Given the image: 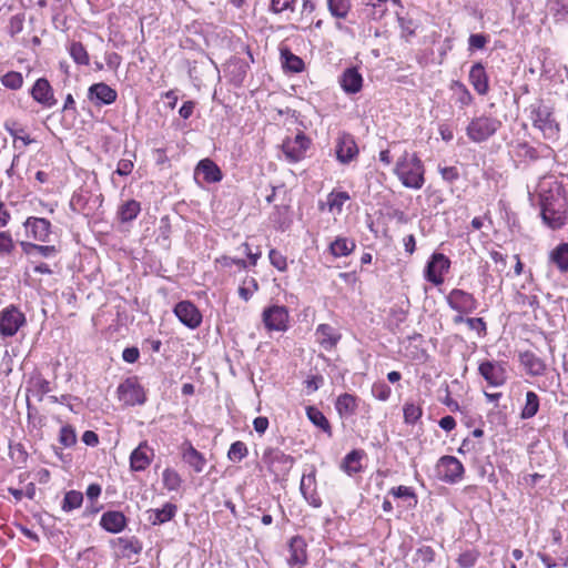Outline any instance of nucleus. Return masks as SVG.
<instances>
[{"label":"nucleus","mask_w":568,"mask_h":568,"mask_svg":"<svg viewBox=\"0 0 568 568\" xmlns=\"http://www.w3.org/2000/svg\"><path fill=\"white\" fill-rule=\"evenodd\" d=\"M394 173L405 187L419 190L425 183L424 165L416 153L405 151L397 160Z\"/></svg>","instance_id":"f257e3e1"},{"label":"nucleus","mask_w":568,"mask_h":568,"mask_svg":"<svg viewBox=\"0 0 568 568\" xmlns=\"http://www.w3.org/2000/svg\"><path fill=\"white\" fill-rule=\"evenodd\" d=\"M501 128V121L495 116L481 114L474 116L466 126V135L474 143H483Z\"/></svg>","instance_id":"f03ea898"},{"label":"nucleus","mask_w":568,"mask_h":568,"mask_svg":"<svg viewBox=\"0 0 568 568\" xmlns=\"http://www.w3.org/2000/svg\"><path fill=\"white\" fill-rule=\"evenodd\" d=\"M540 214L544 223L551 230H559L566 225L567 210L562 199H544Z\"/></svg>","instance_id":"7ed1b4c3"},{"label":"nucleus","mask_w":568,"mask_h":568,"mask_svg":"<svg viewBox=\"0 0 568 568\" xmlns=\"http://www.w3.org/2000/svg\"><path fill=\"white\" fill-rule=\"evenodd\" d=\"M119 400L124 405H142L145 402V393L135 377L123 381L116 389Z\"/></svg>","instance_id":"20e7f679"},{"label":"nucleus","mask_w":568,"mask_h":568,"mask_svg":"<svg viewBox=\"0 0 568 568\" xmlns=\"http://www.w3.org/2000/svg\"><path fill=\"white\" fill-rule=\"evenodd\" d=\"M450 260L443 253H434L424 271L425 278L434 285L444 282V275L449 271Z\"/></svg>","instance_id":"39448f33"},{"label":"nucleus","mask_w":568,"mask_h":568,"mask_svg":"<svg viewBox=\"0 0 568 568\" xmlns=\"http://www.w3.org/2000/svg\"><path fill=\"white\" fill-rule=\"evenodd\" d=\"M263 462L275 476H280L291 470L294 458L277 448H268L263 454Z\"/></svg>","instance_id":"423d86ee"},{"label":"nucleus","mask_w":568,"mask_h":568,"mask_svg":"<svg viewBox=\"0 0 568 568\" xmlns=\"http://www.w3.org/2000/svg\"><path fill=\"white\" fill-rule=\"evenodd\" d=\"M288 317V311L283 305H272L262 313V321L267 331L285 332Z\"/></svg>","instance_id":"0eeeda50"},{"label":"nucleus","mask_w":568,"mask_h":568,"mask_svg":"<svg viewBox=\"0 0 568 568\" xmlns=\"http://www.w3.org/2000/svg\"><path fill=\"white\" fill-rule=\"evenodd\" d=\"M26 316L17 307L10 306L0 312V335L10 337L24 325Z\"/></svg>","instance_id":"6e6552de"},{"label":"nucleus","mask_w":568,"mask_h":568,"mask_svg":"<svg viewBox=\"0 0 568 568\" xmlns=\"http://www.w3.org/2000/svg\"><path fill=\"white\" fill-rule=\"evenodd\" d=\"M478 372L489 386L499 387L507 379L505 362L485 361L479 364Z\"/></svg>","instance_id":"1a4fd4ad"},{"label":"nucleus","mask_w":568,"mask_h":568,"mask_svg":"<svg viewBox=\"0 0 568 568\" xmlns=\"http://www.w3.org/2000/svg\"><path fill=\"white\" fill-rule=\"evenodd\" d=\"M532 125L539 129L547 140H556L559 134V124L551 116L547 108H539L534 111Z\"/></svg>","instance_id":"9d476101"},{"label":"nucleus","mask_w":568,"mask_h":568,"mask_svg":"<svg viewBox=\"0 0 568 568\" xmlns=\"http://www.w3.org/2000/svg\"><path fill=\"white\" fill-rule=\"evenodd\" d=\"M154 449L148 440L141 442L130 454V470L134 473L144 471L154 459Z\"/></svg>","instance_id":"9b49d317"},{"label":"nucleus","mask_w":568,"mask_h":568,"mask_svg":"<svg viewBox=\"0 0 568 568\" xmlns=\"http://www.w3.org/2000/svg\"><path fill=\"white\" fill-rule=\"evenodd\" d=\"M449 307L460 314L473 313L477 306V300L473 294L459 288H454L447 295Z\"/></svg>","instance_id":"f8f14e48"},{"label":"nucleus","mask_w":568,"mask_h":568,"mask_svg":"<svg viewBox=\"0 0 568 568\" xmlns=\"http://www.w3.org/2000/svg\"><path fill=\"white\" fill-rule=\"evenodd\" d=\"M437 473L446 483H456L464 474L463 464L454 456H443L437 463Z\"/></svg>","instance_id":"ddd939ff"},{"label":"nucleus","mask_w":568,"mask_h":568,"mask_svg":"<svg viewBox=\"0 0 568 568\" xmlns=\"http://www.w3.org/2000/svg\"><path fill=\"white\" fill-rule=\"evenodd\" d=\"M308 145L310 139L303 132H300L294 138L286 139L282 149L290 162H297L303 159Z\"/></svg>","instance_id":"4468645a"},{"label":"nucleus","mask_w":568,"mask_h":568,"mask_svg":"<svg viewBox=\"0 0 568 568\" xmlns=\"http://www.w3.org/2000/svg\"><path fill=\"white\" fill-rule=\"evenodd\" d=\"M174 314L181 323L191 329L199 327L202 323V315L200 311L189 301L179 302L174 307Z\"/></svg>","instance_id":"2eb2a0df"},{"label":"nucleus","mask_w":568,"mask_h":568,"mask_svg":"<svg viewBox=\"0 0 568 568\" xmlns=\"http://www.w3.org/2000/svg\"><path fill=\"white\" fill-rule=\"evenodd\" d=\"M23 226L28 234L38 242H49L51 235V223L44 217L29 216Z\"/></svg>","instance_id":"dca6fc26"},{"label":"nucleus","mask_w":568,"mask_h":568,"mask_svg":"<svg viewBox=\"0 0 568 568\" xmlns=\"http://www.w3.org/2000/svg\"><path fill=\"white\" fill-rule=\"evenodd\" d=\"M22 252L30 263H37L38 257L51 258L58 255L59 248L55 245H40L32 242H20Z\"/></svg>","instance_id":"f3484780"},{"label":"nucleus","mask_w":568,"mask_h":568,"mask_svg":"<svg viewBox=\"0 0 568 568\" xmlns=\"http://www.w3.org/2000/svg\"><path fill=\"white\" fill-rule=\"evenodd\" d=\"M31 97L41 105L52 108L57 104L53 89L45 78L38 79L31 88Z\"/></svg>","instance_id":"a211bd4d"},{"label":"nucleus","mask_w":568,"mask_h":568,"mask_svg":"<svg viewBox=\"0 0 568 568\" xmlns=\"http://www.w3.org/2000/svg\"><path fill=\"white\" fill-rule=\"evenodd\" d=\"M316 470L313 468L311 473L303 474L300 490L306 501L314 508H318L322 506V499L316 493Z\"/></svg>","instance_id":"6ab92c4d"},{"label":"nucleus","mask_w":568,"mask_h":568,"mask_svg":"<svg viewBox=\"0 0 568 568\" xmlns=\"http://www.w3.org/2000/svg\"><path fill=\"white\" fill-rule=\"evenodd\" d=\"M315 336L321 347L327 352L333 351L342 338L341 333L329 324H320L316 327Z\"/></svg>","instance_id":"aec40b11"},{"label":"nucleus","mask_w":568,"mask_h":568,"mask_svg":"<svg viewBox=\"0 0 568 568\" xmlns=\"http://www.w3.org/2000/svg\"><path fill=\"white\" fill-rule=\"evenodd\" d=\"M288 551V565L292 568H302L307 559L305 540L300 536H294L290 541Z\"/></svg>","instance_id":"412c9836"},{"label":"nucleus","mask_w":568,"mask_h":568,"mask_svg":"<svg viewBox=\"0 0 568 568\" xmlns=\"http://www.w3.org/2000/svg\"><path fill=\"white\" fill-rule=\"evenodd\" d=\"M358 154V148L351 135L338 138L336 144V158L341 163H349Z\"/></svg>","instance_id":"4be33fe9"},{"label":"nucleus","mask_w":568,"mask_h":568,"mask_svg":"<svg viewBox=\"0 0 568 568\" xmlns=\"http://www.w3.org/2000/svg\"><path fill=\"white\" fill-rule=\"evenodd\" d=\"M469 82L479 95H486L489 91V80L483 63H475L469 71Z\"/></svg>","instance_id":"5701e85b"},{"label":"nucleus","mask_w":568,"mask_h":568,"mask_svg":"<svg viewBox=\"0 0 568 568\" xmlns=\"http://www.w3.org/2000/svg\"><path fill=\"white\" fill-rule=\"evenodd\" d=\"M116 91L103 82L92 84L89 88V99L95 101L97 104H111L116 100Z\"/></svg>","instance_id":"b1692460"},{"label":"nucleus","mask_w":568,"mask_h":568,"mask_svg":"<svg viewBox=\"0 0 568 568\" xmlns=\"http://www.w3.org/2000/svg\"><path fill=\"white\" fill-rule=\"evenodd\" d=\"M519 362L530 376H541L546 371L545 362L532 352L520 353Z\"/></svg>","instance_id":"393cba45"},{"label":"nucleus","mask_w":568,"mask_h":568,"mask_svg":"<svg viewBox=\"0 0 568 568\" xmlns=\"http://www.w3.org/2000/svg\"><path fill=\"white\" fill-rule=\"evenodd\" d=\"M182 458L195 473H202L205 468V457L190 442L182 445Z\"/></svg>","instance_id":"a878e982"},{"label":"nucleus","mask_w":568,"mask_h":568,"mask_svg":"<svg viewBox=\"0 0 568 568\" xmlns=\"http://www.w3.org/2000/svg\"><path fill=\"white\" fill-rule=\"evenodd\" d=\"M339 83L346 93L354 94L361 91L363 87V77L357 69L348 68L341 75Z\"/></svg>","instance_id":"bb28decb"},{"label":"nucleus","mask_w":568,"mask_h":568,"mask_svg":"<svg viewBox=\"0 0 568 568\" xmlns=\"http://www.w3.org/2000/svg\"><path fill=\"white\" fill-rule=\"evenodd\" d=\"M100 525L111 534L121 532L126 526V518L121 511H106L102 515Z\"/></svg>","instance_id":"cd10ccee"},{"label":"nucleus","mask_w":568,"mask_h":568,"mask_svg":"<svg viewBox=\"0 0 568 568\" xmlns=\"http://www.w3.org/2000/svg\"><path fill=\"white\" fill-rule=\"evenodd\" d=\"M176 511V505L166 503L163 505L162 508L148 510V520L152 525H162L164 523L170 521L175 516Z\"/></svg>","instance_id":"c85d7f7f"},{"label":"nucleus","mask_w":568,"mask_h":568,"mask_svg":"<svg viewBox=\"0 0 568 568\" xmlns=\"http://www.w3.org/2000/svg\"><path fill=\"white\" fill-rule=\"evenodd\" d=\"M195 174H202L207 183H215L222 180L220 168L210 159L201 160L195 169Z\"/></svg>","instance_id":"c756f323"},{"label":"nucleus","mask_w":568,"mask_h":568,"mask_svg":"<svg viewBox=\"0 0 568 568\" xmlns=\"http://www.w3.org/2000/svg\"><path fill=\"white\" fill-rule=\"evenodd\" d=\"M365 453L359 449H354L348 453L341 463V469L347 475L353 476L362 470V459Z\"/></svg>","instance_id":"7c9ffc66"},{"label":"nucleus","mask_w":568,"mask_h":568,"mask_svg":"<svg viewBox=\"0 0 568 568\" xmlns=\"http://www.w3.org/2000/svg\"><path fill=\"white\" fill-rule=\"evenodd\" d=\"M355 247L356 243L354 240L344 236H337L329 244V252L334 257H343L353 253Z\"/></svg>","instance_id":"2f4dec72"},{"label":"nucleus","mask_w":568,"mask_h":568,"mask_svg":"<svg viewBox=\"0 0 568 568\" xmlns=\"http://www.w3.org/2000/svg\"><path fill=\"white\" fill-rule=\"evenodd\" d=\"M335 408L341 416H351L357 409V399L352 394H342L336 399Z\"/></svg>","instance_id":"473e14b6"},{"label":"nucleus","mask_w":568,"mask_h":568,"mask_svg":"<svg viewBox=\"0 0 568 568\" xmlns=\"http://www.w3.org/2000/svg\"><path fill=\"white\" fill-rule=\"evenodd\" d=\"M550 261L561 273L568 272V243H561L550 253Z\"/></svg>","instance_id":"72a5a7b5"},{"label":"nucleus","mask_w":568,"mask_h":568,"mask_svg":"<svg viewBox=\"0 0 568 568\" xmlns=\"http://www.w3.org/2000/svg\"><path fill=\"white\" fill-rule=\"evenodd\" d=\"M539 410V397L532 392L528 390L525 396V404L520 413L523 419L532 418Z\"/></svg>","instance_id":"f704fd0d"},{"label":"nucleus","mask_w":568,"mask_h":568,"mask_svg":"<svg viewBox=\"0 0 568 568\" xmlns=\"http://www.w3.org/2000/svg\"><path fill=\"white\" fill-rule=\"evenodd\" d=\"M141 211V205L135 200L124 202L118 211L121 222H130L134 220Z\"/></svg>","instance_id":"c9c22d12"},{"label":"nucleus","mask_w":568,"mask_h":568,"mask_svg":"<svg viewBox=\"0 0 568 568\" xmlns=\"http://www.w3.org/2000/svg\"><path fill=\"white\" fill-rule=\"evenodd\" d=\"M306 414L308 419L318 428H321L323 432L327 433L329 436L332 435V428L327 420V418L324 416V414L316 407H307Z\"/></svg>","instance_id":"e433bc0d"},{"label":"nucleus","mask_w":568,"mask_h":568,"mask_svg":"<svg viewBox=\"0 0 568 568\" xmlns=\"http://www.w3.org/2000/svg\"><path fill=\"white\" fill-rule=\"evenodd\" d=\"M82 503H83L82 493L78 491V490H70V491L65 493L63 500H62L61 508L63 511L70 513L74 509L80 508Z\"/></svg>","instance_id":"4c0bfd02"},{"label":"nucleus","mask_w":568,"mask_h":568,"mask_svg":"<svg viewBox=\"0 0 568 568\" xmlns=\"http://www.w3.org/2000/svg\"><path fill=\"white\" fill-rule=\"evenodd\" d=\"M331 14L338 19H345L351 10L349 0H327Z\"/></svg>","instance_id":"58836bf2"},{"label":"nucleus","mask_w":568,"mask_h":568,"mask_svg":"<svg viewBox=\"0 0 568 568\" xmlns=\"http://www.w3.org/2000/svg\"><path fill=\"white\" fill-rule=\"evenodd\" d=\"M283 68L291 72H301L304 68L303 60L288 50L282 51Z\"/></svg>","instance_id":"ea45409f"},{"label":"nucleus","mask_w":568,"mask_h":568,"mask_svg":"<svg viewBox=\"0 0 568 568\" xmlns=\"http://www.w3.org/2000/svg\"><path fill=\"white\" fill-rule=\"evenodd\" d=\"M163 486L170 491H176L182 484L181 476L172 468H165L162 474Z\"/></svg>","instance_id":"a19ab883"},{"label":"nucleus","mask_w":568,"mask_h":568,"mask_svg":"<svg viewBox=\"0 0 568 568\" xmlns=\"http://www.w3.org/2000/svg\"><path fill=\"white\" fill-rule=\"evenodd\" d=\"M405 424H415L423 415V409L419 405L413 402H406L403 407Z\"/></svg>","instance_id":"79ce46f5"},{"label":"nucleus","mask_w":568,"mask_h":568,"mask_svg":"<svg viewBox=\"0 0 568 568\" xmlns=\"http://www.w3.org/2000/svg\"><path fill=\"white\" fill-rule=\"evenodd\" d=\"M69 53L75 63L81 65L89 64V54L81 42H72L69 47Z\"/></svg>","instance_id":"37998d69"},{"label":"nucleus","mask_w":568,"mask_h":568,"mask_svg":"<svg viewBox=\"0 0 568 568\" xmlns=\"http://www.w3.org/2000/svg\"><path fill=\"white\" fill-rule=\"evenodd\" d=\"M515 303L521 307H529L536 310L539 307V300L536 293L526 294L518 291L515 295Z\"/></svg>","instance_id":"c03bdc74"},{"label":"nucleus","mask_w":568,"mask_h":568,"mask_svg":"<svg viewBox=\"0 0 568 568\" xmlns=\"http://www.w3.org/2000/svg\"><path fill=\"white\" fill-rule=\"evenodd\" d=\"M248 454V449L245 443L237 440L234 442L229 452H227V458L233 462L237 463L243 460Z\"/></svg>","instance_id":"a18cd8bd"},{"label":"nucleus","mask_w":568,"mask_h":568,"mask_svg":"<svg viewBox=\"0 0 568 568\" xmlns=\"http://www.w3.org/2000/svg\"><path fill=\"white\" fill-rule=\"evenodd\" d=\"M348 200L349 195L347 192H331L327 196V205L331 211L336 210L337 212H341L343 205Z\"/></svg>","instance_id":"49530a36"},{"label":"nucleus","mask_w":568,"mask_h":568,"mask_svg":"<svg viewBox=\"0 0 568 568\" xmlns=\"http://www.w3.org/2000/svg\"><path fill=\"white\" fill-rule=\"evenodd\" d=\"M1 83L8 89L18 90L23 84V78L21 73L10 71L1 77Z\"/></svg>","instance_id":"de8ad7c7"},{"label":"nucleus","mask_w":568,"mask_h":568,"mask_svg":"<svg viewBox=\"0 0 568 568\" xmlns=\"http://www.w3.org/2000/svg\"><path fill=\"white\" fill-rule=\"evenodd\" d=\"M257 290V281L254 277H250L244 280L243 285L239 287V295L244 301H248Z\"/></svg>","instance_id":"09e8293b"},{"label":"nucleus","mask_w":568,"mask_h":568,"mask_svg":"<svg viewBox=\"0 0 568 568\" xmlns=\"http://www.w3.org/2000/svg\"><path fill=\"white\" fill-rule=\"evenodd\" d=\"M59 442L64 447H71L77 443V436L74 429L69 426H62L60 429Z\"/></svg>","instance_id":"8fccbe9b"},{"label":"nucleus","mask_w":568,"mask_h":568,"mask_svg":"<svg viewBox=\"0 0 568 568\" xmlns=\"http://www.w3.org/2000/svg\"><path fill=\"white\" fill-rule=\"evenodd\" d=\"M372 394L376 399L386 402L390 397L392 389L385 382H378L373 384Z\"/></svg>","instance_id":"3c124183"},{"label":"nucleus","mask_w":568,"mask_h":568,"mask_svg":"<svg viewBox=\"0 0 568 568\" xmlns=\"http://www.w3.org/2000/svg\"><path fill=\"white\" fill-rule=\"evenodd\" d=\"M435 552L432 547L423 546L416 551V562L420 564L423 567L429 565L434 561Z\"/></svg>","instance_id":"603ef678"},{"label":"nucleus","mask_w":568,"mask_h":568,"mask_svg":"<svg viewBox=\"0 0 568 568\" xmlns=\"http://www.w3.org/2000/svg\"><path fill=\"white\" fill-rule=\"evenodd\" d=\"M24 26V13H18L10 18L8 23V33L13 38L22 32Z\"/></svg>","instance_id":"864d4df0"},{"label":"nucleus","mask_w":568,"mask_h":568,"mask_svg":"<svg viewBox=\"0 0 568 568\" xmlns=\"http://www.w3.org/2000/svg\"><path fill=\"white\" fill-rule=\"evenodd\" d=\"M16 245L9 232H0V256L9 255Z\"/></svg>","instance_id":"5fc2aeb1"},{"label":"nucleus","mask_w":568,"mask_h":568,"mask_svg":"<svg viewBox=\"0 0 568 568\" xmlns=\"http://www.w3.org/2000/svg\"><path fill=\"white\" fill-rule=\"evenodd\" d=\"M479 557L476 550H468L459 555L457 562L460 568H471L475 566Z\"/></svg>","instance_id":"6e6d98bb"},{"label":"nucleus","mask_w":568,"mask_h":568,"mask_svg":"<svg viewBox=\"0 0 568 568\" xmlns=\"http://www.w3.org/2000/svg\"><path fill=\"white\" fill-rule=\"evenodd\" d=\"M455 87L458 90L457 102L460 104V106L470 105L474 101V97L471 95L469 90L466 88V85L462 82H456Z\"/></svg>","instance_id":"4d7b16f0"},{"label":"nucleus","mask_w":568,"mask_h":568,"mask_svg":"<svg viewBox=\"0 0 568 568\" xmlns=\"http://www.w3.org/2000/svg\"><path fill=\"white\" fill-rule=\"evenodd\" d=\"M268 258L271 264L281 272H284L287 268L286 257L276 250H271L268 253Z\"/></svg>","instance_id":"13d9d810"},{"label":"nucleus","mask_w":568,"mask_h":568,"mask_svg":"<svg viewBox=\"0 0 568 568\" xmlns=\"http://www.w3.org/2000/svg\"><path fill=\"white\" fill-rule=\"evenodd\" d=\"M466 324L469 329L476 331L480 336L486 335V323L481 317H467Z\"/></svg>","instance_id":"bf43d9fd"},{"label":"nucleus","mask_w":568,"mask_h":568,"mask_svg":"<svg viewBox=\"0 0 568 568\" xmlns=\"http://www.w3.org/2000/svg\"><path fill=\"white\" fill-rule=\"evenodd\" d=\"M488 42V39L486 36L476 33L470 34L468 39V50H481L485 48L486 43Z\"/></svg>","instance_id":"052dcab7"},{"label":"nucleus","mask_w":568,"mask_h":568,"mask_svg":"<svg viewBox=\"0 0 568 568\" xmlns=\"http://www.w3.org/2000/svg\"><path fill=\"white\" fill-rule=\"evenodd\" d=\"M6 128L9 131L10 135L13 138V140L21 141L24 146L33 142V140L28 134H23V129H14L9 126V124H6Z\"/></svg>","instance_id":"680f3d73"},{"label":"nucleus","mask_w":568,"mask_h":568,"mask_svg":"<svg viewBox=\"0 0 568 568\" xmlns=\"http://www.w3.org/2000/svg\"><path fill=\"white\" fill-rule=\"evenodd\" d=\"M295 0H271L270 9L274 13L287 10Z\"/></svg>","instance_id":"e2e57ef3"},{"label":"nucleus","mask_w":568,"mask_h":568,"mask_svg":"<svg viewBox=\"0 0 568 568\" xmlns=\"http://www.w3.org/2000/svg\"><path fill=\"white\" fill-rule=\"evenodd\" d=\"M133 169V162L128 159H122L118 163V168L115 170V173L125 176L129 175L132 172Z\"/></svg>","instance_id":"0e129e2a"},{"label":"nucleus","mask_w":568,"mask_h":568,"mask_svg":"<svg viewBox=\"0 0 568 568\" xmlns=\"http://www.w3.org/2000/svg\"><path fill=\"white\" fill-rule=\"evenodd\" d=\"M390 493L397 498H415L413 489L407 486L394 487Z\"/></svg>","instance_id":"69168bd1"},{"label":"nucleus","mask_w":568,"mask_h":568,"mask_svg":"<svg viewBox=\"0 0 568 568\" xmlns=\"http://www.w3.org/2000/svg\"><path fill=\"white\" fill-rule=\"evenodd\" d=\"M140 353L136 347H126L122 353V358L126 363H135L139 359Z\"/></svg>","instance_id":"338daca9"},{"label":"nucleus","mask_w":568,"mask_h":568,"mask_svg":"<svg viewBox=\"0 0 568 568\" xmlns=\"http://www.w3.org/2000/svg\"><path fill=\"white\" fill-rule=\"evenodd\" d=\"M399 27L405 36H414L415 27L412 20L405 18H398Z\"/></svg>","instance_id":"774afa93"}]
</instances>
